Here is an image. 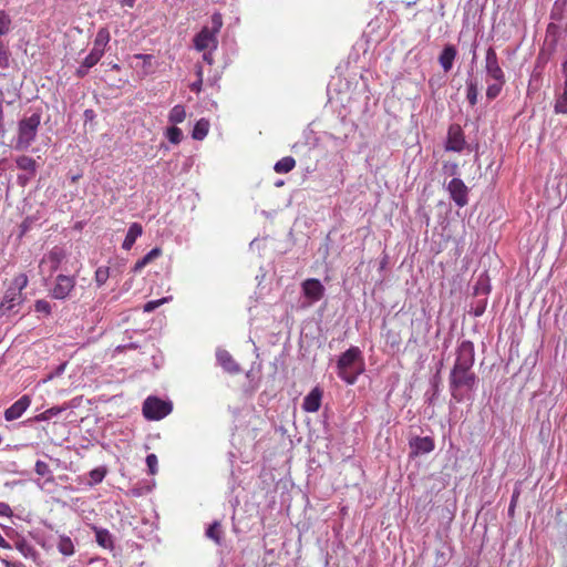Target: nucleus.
Masks as SVG:
<instances>
[{"label": "nucleus", "mask_w": 567, "mask_h": 567, "mask_svg": "<svg viewBox=\"0 0 567 567\" xmlns=\"http://www.w3.org/2000/svg\"><path fill=\"white\" fill-rule=\"evenodd\" d=\"M477 383L478 378L472 369L452 368L449 377V388L451 396L455 402L461 403L470 399Z\"/></svg>", "instance_id": "f257e3e1"}, {"label": "nucleus", "mask_w": 567, "mask_h": 567, "mask_svg": "<svg viewBox=\"0 0 567 567\" xmlns=\"http://www.w3.org/2000/svg\"><path fill=\"white\" fill-rule=\"evenodd\" d=\"M223 16L219 12H215L210 18V25H205L194 37V48L197 51L216 50L218 47L217 35L223 28Z\"/></svg>", "instance_id": "f03ea898"}, {"label": "nucleus", "mask_w": 567, "mask_h": 567, "mask_svg": "<svg viewBox=\"0 0 567 567\" xmlns=\"http://www.w3.org/2000/svg\"><path fill=\"white\" fill-rule=\"evenodd\" d=\"M361 360L360 349L358 347L349 348L340 355L337 362L338 375L348 384H353L361 373V368L359 367Z\"/></svg>", "instance_id": "7ed1b4c3"}, {"label": "nucleus", "mask_w": 567, "mask_h": 567, "mask_svg": "<svg viewBox=\"0 0 567 567\" xmlns=\"http://www.w3.org/2000/svg\"><path fill=\"white\" fill-rule=\"evenodd\" d=\"M41 124V114L33 113L28 117H23L18 123V133L14 144L17 151H25L35 141L39 126Z\"/></svg>", "instance_id": "20e7f679"}, {"label": "nucleus", "mask_w": 567, "mask_h": 567, "mask_svg": "<svg viewBox=\"0 0 567 567\" xmlns=\"http://www.w3.org/2000/svg\"><path fill=\"white\" fill-rule=\"evenodd\" d=\"M172 411V404L157 396H148L143 403V415L147 420H161Z\"/></svg>", "instance_id": "39448f33"}, {"label": "nucleus", "mask_w": 567, "mask_h": 567, "mask_svg": "<svg viewBox=\"0 0 567 567\" xmlns=\"http://www.w3.org/2000/svg\"><path fill=\"white\" fill-rule=\"evenodd\" d=\"M475 361V349L473 342L465 340L456 349V359L453 368L472 369Z\"/></svg>", "instance_id": "423d86ee"}, {"label": "nucleus", "mask_w": 567, "mask_h": 567, "mask_svg": "<svg viewBox=\"0 0 567 567\" xmlns=\"http://www.w3.org/2000/svg\"><path fill=\"white\" fill-rule=\"evenodd\" d=\"M465 145L466 141L462 127L458 124L450 125L445 150L460 153L465 148Z\"/></svg>", "instance_id": "0eeeda50"}, {"label": "nucleus", "mask_w": 567, "mask_h": 567, "mask_svg": "<svg viewBox=\"0 0 567 567\" xmlns=\"http://www.w3.org/2000/svg\"><path fill=\"white\" fill-rule=\"evenodd\" d=\"M25 286H14L10 287L3 298V301L0 303V313L9 315L11 312H16L14 308L22 302L21 290Z\"/></svg>", "instance_id": "6e6552de"}, {"label": "nucleus", "mask_w": 567, "mask_h": 567, "mask_svg": "<svg viewBox=\"0 0 567 567\" xmlns=\"http://www.w3.org/2000/svg\"><path fill=\"white\" fill-rule=\"evenodd\" d=\"M447 190L451 198L454 200L456 206L464 207L468 203V188L464 182L460 178H453L449 185Z\"/></svg>", "instance_id": "1a4fd4ad"}, {"label": "nucleus", "mask_w": 567, "mask_h": 567, "mask_svg": "<svg viewBox=\"0 0 567 567\" xmlns=\"http://www.w3.org/2000/svg\"><path fill=\"white\" fill-rule=\"evenodd\" d=\"M485 71L489 79L492 80H503L505 73L499 65L498 56L494 48L489 47L486 50L485 55Z\"/></svg>", "instance_id": "9d476101"}, {"label": "nucleus", "mask_w": 567, "mask_h": 567, "mask_svg": "<svg viewBox=\"0 0 567 567\" xmlns=\"http://www.w3.org/2000/svg\"><path fill=\"white\" fill-rule=\"evenodd\" d=\"M411 456L426 454L434 450V440L430 436H415L410 440Z\"/></svg>", "instance_id": "9b49d317"}, {"label": "nucleus", "mask_w": 567, "mask_h": 567, "mask_svg": "<svg viewBox=\"0 0 567 567\" xmlns=\"http://www.w3.org/2000/svg\"><path fill=\"white\" fill-rule=\"evenodd\" d=\"M301 288L303 295L299 300V306L301 308H308L313 302L321 299L324 291V286H301Z\"/></svg>", "instance_id": "f8f14e48"}, {"label": "nucleus", "mask_w": 567, "mask_h": 567, "mask_svg": "<svg viewBox=\"0 0 567 567\" xmlns=\"http://www.w3.org/2000/svg\"><path fill=\"white\" fill-rule=\"evenodd\" d=\"M31 400L28 395L21 396L10 408L4 411V417L7 421H13L19 419L23 412L29 408Z\"/></svg>", "instance_id": "ddd939ff"}, {"label": "nucleus", "mask_w": 567, "mask_h": 567, "mask_svg": "<svg viewBox=\"0 0 567 567\" xmlns=\"http://www.w3.org/2000/svg\"><path fill=\"white\" fill-rule=\"evenodd\" d=\"M322 390L318 386L312 389L303 399L302 408L307 412H317L320 409Z\"/></svg>", "instance_id": "4468645a"}, {"label": "nucleus", "mask_w": 567, "mask_h": 567, "mask_svg": "<svg viewBox=\"0 0 567 567\" xmlns=\"http://www.w3.org/2000/svg\"><path fill=\"white\" fill-rule=\"evenodd\" d=\"M216 358L218 363L223 367V369L228 373H238L240 371L239 364L236 363L231 354L224 350L218 349L216 352Z\"/></svg>", "instance_id": "2eb2a0df"}, {"label": "nucleus", "mask_w": 567, "mask_h": 567, "mask_svg": "<svg viewBox=\"0 0 567 567\" xmlns=\"http://www.w3.org/2000/svg\"><path fill=\"white\" fill-rule=\"evenodd\" d=\"M456 55L457 51L454 45L447 44L444 47L439 56V62L445 72H449L452 69Z\"/></svg>", "instance_id": "dca6fc26"}, {"label": "nucleus", "mask_w": 567, "mask_h": 567, "mask_svg": "<svg viewBox=\"0 0 567 567\" xmlns=\"http://www.w3.org/2000/svg\"><path fill=\"white\" fill-rule=\"evenodd\" d=\"M93 529L95 532L96 543L105 549H113L114 544L113 536L111 535V533L107 529L99 528L95 526L93 527Z\"/></svg>", "instance_id": "f3484780"}, {"label": "nucleus", "mask_w": 567, "mask_h": 567, "mask_svg": "<svg viewBox=\"0 0 567 567\" xmlns=\"http://www.w3.org/2000/svg\"><path fill=\"white\" fill-rule=\"evenodd\" d=\"M143 233V228L138 223H133L125 236V239L123 241V248L124 249H131L134 243L136 241L137 237H140Z\"/></svg>", "instance_id": "a211bd4d"}, {"label": "nucleus", "mask_w": 567, "mask_h": 567, "mask_svg": "<svg viewBox=\"0 0 567 567\" xmlns=\"http://www.w3.org/2000/svg\"><path fill=\"white\" fill-rule=\"evenodd\" d=\"M16 164L19 169L28 172L31 176H34L37 173V162L30 156H19L16 159Z\"/></svg>", "instance_id": "6ab92c4d"}, {"label": "nucleus", "mask_w": 567, "mask_h": 567, "mask_svg": "<svg viewBox=\"0 0 567 567\" xmlns=\"http://www.w3.org/2000/svg\"><path fill=\"white\" fill-rule=\"evenodd\" d=\"M209 126H210V124H209L208 120H206V118L198 120L193 128L192 137L197 141L204 140L209 132Z\"/></svg>", "instance_id": "aec40b11"}, {"label": "nucleus", "mask_w": 567, "mask_h": 567, "mask_svg": "<svg viewBox=\"0 0 567 567\" xmlns=\"http://www.w3.org/2000/svg\"><path fill=\"white\" fill-rule=\"evenodd\" d=\"M110 39V31L106 28H101L95 35L93 48L104 53Z\"/></svg>", "instance_id": "412c9836"}, {"label": "nucleus", "mask_w": 567, "mask_h": 567, "mask_svg": "<svg viewBox=\"0 0 567 567\" xmlns=\"http://www.w3.org/2000/svg\"><path fill=\"white\" fill-rule=\"evenodd\" d=\"M493 83H489L486 87V97L489 101L495 100L502 92L503 86L506 83V76H503V80H493Z\"/></svg>", "instance_id": "4be33fe9"}, {"label": "nucleus", "mask_w": 567, "mask_h": 567, "mask_svg": "<svg viewBox=\"0 0 567 567\" xmlns=\"http://www.w3.org/2000/svg\"><path fill=\"white\" fill-rule=\"evenodd\" d=\"M296 166V159L292 156H286L275 164V172L278 174H286L292 171Z\"/></svg>", "instance_id": "5701e85b"}, {"label": "nucleus", "mask_w": 567, "mask_h": 567, "mask_svg": "<svg viewBox=\"0 0 567 567\" xmlns=\"http://www.w3.org/2000/svg\"><path fill=\"white\" fill-rule=\"evenodd\" d=\"M161 255H162L161 248H158V247L153 248L141 260H138L135 264V270L142 269L143 267H145L147 264H150L152 260L159 257Z\"/></svg>", "instance_id": "b1692460"}, {"label": "nucleus", "mask_w": 567, "mask_h": 567, "mask_svg": "<svg viewBox=\"0 0 567 567\" xmlns=\"http://www.w3.org/2000/svg\"><path fill=\"white\" fill-rule=\"evenodd\" d=\"M161 255H162L161 248H158V247L153 248L141 260H138L135 264V270L142 269L143 267H145L147 264H150L152 260L159 257Z\"/></svg>", "instance_id": "393cba45"}, {"label": "nucleus", "mask_w": 567, "mask_h": 567, "mask_svg": "<svg viewBox=\"0 0 567 567\" xmlns=\"http://www.w3.org/2000/svg\"><path fill=\"white\" fill-rule=\"evenodd\" d=\"M58 548L59 551L64 556H71L74 554L73 543L68 536H60Z\"/></svg>", "instance_id": "a878e982"}, {"label": "nucleus", "mask_w": 567, "mask_h": 567, "mask_svg": "<svg viewBox=\"0 0 567 567\" xmlns=\"http://www.w3.org/2000/svg\"><path fill=\"white\" fill-rule=\"evenodd\" d=\"M169 122L174 124H179L186 118V111L183 105H175L169 112Z\"/></svg>", "instance_id": "bb28decb"}, {"label": "nucleus", "mask_w": 567, "mask_h": 567, "mask_svg": "<svg viewBox=\"0 0 567 567\" xmlns=\"http://www.w3.org/2000/svg\"><path fill=\"white\" fill-rule=\"evenodd\" d=\"M16 548L24 556V557H35L37 551L32 545H30L24 538H19L16 542Z\"/></svg>", "instance_id": "cd10ccee"}, {"label": "nucleus", "mask_w": 567, "mask_h": 567, "mask_svg": "<svg viewBox=\"0 0 567 567\" xmlns=\"http://www.w3.org/2000/svg\"><path fill=\"white\" fill-rule=\"evenodd\" d=\"M477 96H478V84L474 80L467 81V93L466 99L468 103L474 106L477 103Z\"/></svg>", "instance_id": "c85d7f7f"}, {"label": "nucleus", "mask_w": 567, "mask_h": 567, "mask_svg": "<svg viewBox=\"0 0 567 567\" xmlns=\"http://www.w3.org/2000/svg\"><path fill=\"white\" fill-rule=\"evenodd\" d=\"M206 536L213 539L216 544H220L221 539V525L219 522H214L206 529Z\"/></svg>", "instance_id": "c756f323"}, {"label": "nucleus", "mask_w": 567, "mask_h": 567, "mask_svg": "<svg viewBox=\"0 0 567 567\" xmlns=\"http://www.w3.org/2000/svg\"><path fill=\"white\" fill-rule=\"evenodd\" d=\"M106 472H107L106 467H104V466H100V467L92 470L89 473L90 485H95V484L101 483L104 480Z\"/></svg>", "instance_id": "7c9ffc66"}, {"label": "nucleus", "mask_w": 567, "mask_h": 567, "mask_svg": "<svg viewBox=\"0 0 567 567\" xmlns=\"http://www.w3.org/2000/svg\"><path fill=\"white\" fill-rule=\"evenodd\" d=\"M65 254L62 248L54 247L48 255V260L52 264V266H56L63 260Z\"/></svg>", "instance_id": "2f4dec72"}, {"label": "nucleus", "mask_w": 567, "mask_h": 567, "mask_svg": "<svg viewBox=\"0 0 567 567\" xmlns=\"http://www.w3.org/2000/svg\"><path fill=\"white\" fill-rule=\"evenodd\" d=\"M103 52L92 48L91 52L87 54V56L84 59L83 62L86 63V66H94L95 64L99 63V61L101 60V58L103 56Z\"/></svg>", "instance_id": "473e14b6"}, {"label": "nucleus", "mask_w": 567, "mask_h": 567, "mask_svg": "<svg viewBox=\"0 0 567 567\" xmlns=\"http://www.w3.org/2000/svg\"><path fill=\"white\" fill-rule=\"evenodd\" d=\"M166 136L173 144H178L182 141L183 132L177 126H172L167 128Z\"/></svg>", "instance_id": "72a5a7b5"}, {"label": "nucleus", "mask_w": 567, "mask_h": 567, "mask_svg": "<svg viewBox=\"0 0 567 567\" xmlns=\"http://www.w3.org/2000/svg\"><path fill=\"white\" fill-rule=\"evenodd\" d=\"M10 25L11 20L9 16L3 10H0V37L9 32Z\"/></svg>", "instance_id": "f704fd0d"}, {"label": "nucleus", "mask_w": 567, "mask_h": 567, "mask_svg": "<svg viewBox=\"0 0 567 567\" xmlns=\"http://www.w3.org/2000/svg\"><path fill=\"white\" fill-rule=\"evenodd\" d=\"M72 287L73 286H54L51 295L55 299H63L70 293Z\"/></svg>", "instance_id": "c9c22d12"}, {"label": "nucleus", "mask_w": 567, "mask_h": 567, "mask_svg": "<svg viewBox=\"0 0 567 567\" xmlns=\"http://www.w3.org/2000/svg\"><path fill=\"white\" fill-rule=\"evenodd\" d=\"M61 411H63V408L53 406V408L47 410L45 412L39 414L35 419L38 421H45V420H49L53 415H58Z\"/></svg>", "instance_id": "e433bc0d"}, {"label": "nucleus", "mask_w": 567, "mask_h": 567, "mask_svg": "<svg viewBox=\"0 0 567 567\" xmlns=\"http://www.w3.org/2000/svg\"><path fill=\"white\" fill-rule=\"evenodd\" d=\"M167 300H168V298H162V299H158V300L148 301V302H146L143 306V309H144L145 312H152L156 308H158L161 305L167 302Z\"/></svg>", "instance_id": "4c0bfd02"}, {"label": "nucleus", "mask_w": 567, "mask_h": 567, "mask_svg": "<svg viewBox=\"0 0 567 567\" xmlns=\"http://www.w3.org/2000/svg\"><path fill=\"white\" fill-rule=\"evenodd\" d=\"M34 471L40 476H47L51 473L49 465L43 461H37Z\"/></svg>", "instance_id": "58836bf2"}, {"label": "nucleus", "mask_w": 567, "mask_h": 567, "mask_svg": "<svg viewBox=\"0 0 567 567\" xmlns=\"http://www.w3.org/2000/svg\"><path fill=\"white\" fill-rule=\"evenodd\" d=\"M146 464H147L150 473L152 475L156 474V472H157V456L155 454H148L146 456Z\"/></svg>", "instance_id": "ea45409f"}, {"label": "nucleus", "mask_w": 567, "mask_h": 567, "mask_svg": "<svg viewBox=\"0 0 567 567\" xmlns=\"http://www.w3.org/2000/svg\"><path fill=\"white\" fill-rule=\"evenodd\" d=\"M34 309L37 312H43L45 315H50L51 312V306L45 300H38L34 305Z\"/></svg>", "instance_id": "a19ab883"}, {"label": "nucleus", "mask_w": 567, "mask_h": 567, "mask_svg": "<svg viewBox=\"0 0 567 567\" xmlns=\"http://www.w3.org/2000/svg\"><path fill=\"white\" fill-rule=\"evenodd\" d=\"M491 292V286H474L473 295L478 296H487Z\"/></svg>", "instance_id": "79ce46f5"}, {"label": "nucleus", "mask_w": 567, "mask_h": 567, "mask_svg": "<svg viewBox=\"0 0 567 567\" xmlns=\"http://www.w3.org/2000/svg\"><path fill=\"white\" fill-rule=\"evenodd\" d=\"M8 60H9L8 51L4 49V47L0 42V65L1 66H7L8 65Z\"/></svg>", "instance_id": "37998d69"}, {"label": "nucleus", "mask_w": 567, "mask_h": 567, "mask_svg": "<svg viewBox=\"0 0 567 567\" xmlns=\"http://www.w3.org/2000/svg\"><path fill=\"white\" fill-rule=\"evenodd\" d=\"M13 515L11 507L3 502H0V516L11 517Z\"/></svg>", "instance_id": "c03bdc74"}, {"label": "nucleus", "mask_w": 567, "mask_h": 567, "mask_svg": "<svg viewBox=\"0 0 567 567\" xmlns=\"http://www.w3.org/2000/svg\"><path fill=\"white\" fill-rule=\"evenodd\" d=\"M91 68L92 66H86L85 62H82V64L76 69V72H75L76 76L84 78Z\"/></svg>", "instance_id": "a18cd8bd"}, {"label": "nucleus", "mask_w": 567, "mask_h": 567, "mask_svg": "<svg viewBox=\"0 0 567 567\" xmlns=\"http://www.w3.org/2000/svg\"><path fill=\"white\" fill-rule=\"evenodd\" d=\"M134 58L143 60L144 66L148 68V66H151L153 55L138 53V54H135Z\"/></svg>", "instance_id": "49530a36"}, {"label": "nucleus", "mask_w": 567, "mask_h": 567, "mask_svg": "<svg viewBox=\"0 0 567 567\" xmlns=\"http://www.w3.org/2000/svg\"><path fill=\"white\" fill-rule=\"evenodd\" d=\"M31 223L32 220L30 218H25L21 225H20V228H21V234L20 236H23L31 227Z\"/></svg>", "instance_id": "de8ad7c7"}, {"label": "nucleus", "mask_w": 567, "mask_h": 567, "mask_svg": "<svg viewBox=\"0 0 567 567\" xmlns=\"http://www.w3.org/2000/svg\"><path fill=\"white\" fill-rule=\"evenodd\" d=\"M202 85H203V79H197V81L192 83L189 87L193 92L199 93L202 91Z\"/></svg>", "instance_id": "09e8293b"}, {"label": "nucleus", "mask_w": 567, "mask_h": 567, "mask_svg": "<svg viewBox=\"0 0 567 567\" xmlns=\"http://www.w3.org/2000/svg\"><path fill=\"white\" fill-rule=\"evenodd\" d=\"M213 51H214V50H206V51H204L203 60H204L205 62H207L208 64H213V62H214V59H213Z\"/></svg>", "instance_id": "8fccbe9b"}, {"label": "nucleus", "mask_w": 567, "mask_h": 567, "mask_svg": "<svg viewBox=\"0 0 567 567\" xmlns=\"http://www.w3.org/2000/svg\"><path fill=\"white\" fill-rule=\"evenodd\" d=\"M485 308H486V301H482L480 302L476 308H475V316H482L485 311Z\"/></svg>", "instance_id": "3c124183"}, {"label": "nucleus", "mask_w": 567, "mask_h": 567, "mask_svg": "<svg viewBox=\"0 0 567 567\" xmlns=\"http://www.w3.org/2000/svg\"><path fill=\"white\" fill-rule=\"evenodd\" d=\"M3 564L6 567H24L22 563L9 561L6 559L3 560Z\"/></svg>", "instance_id": "603ef678"}, {"label": "nucleus", "mask_w": 567, "mask_h": 567, "mask_svg": "<svg viewBox=\"0 0 567 567\" xmlns=\"http://www.w3.org/2000/svg\"><path fill=\"white\" fill-rule=\"evenodd\" d=\"M136 0H121V4L123 7L133 8L135 6Z\"/></svg>", "instance_id": "864d4df0"}, {"label": "nucleus", "mask_w": 567, "mask_h": 567, "mask_svg": "<svg viewBox=\"0 0 567 567\" xmlns=\"http://www.w3.org/2000/svg\"><path fill=\"white\" fill-rule=\"evenodd\" d=\"M104 275H105V272H104L102 269H97V270H96V279H97V281H103V280H105Z\"/></svg>", "instance_id": "5fc2aeb1"}, {"label": "nucleus", "mask_w": 567, "mask_h": 567, "mask_svg": "<svg viewBox=\"0 0 567 567\" xmlns=\"http://www.w3.org/2000/svg\"><path fill=\"white\" fill-rule=\"evenodd\" d=\"M18 181L19 183L24 186L27 184V181H28V177L23 176V175H19L18 176Z\"/></svg>", "instance_id": "6e6d98bb"}, {"label": "nucleus", "mask_w": 567, "mask_h": 567, "mask_svg": "<svg viewBox=\"0 0 567 567\" xmlns=\"http://www.w3.org/2000/svg\"><path fill=\"white\" fill-rule=\"evenodd\" d=\"M302 284H308V285H311V284H320V281L318 279H307L305 280Z\"/></svg>", "instance_id": "4d7b16f0"}, {"label": "nucleus", "mask_w": 567, "mask_h": 567, "mask_svg": "<svg viewBox=\"0 0 567 567\" xmlns=\"http://www.w3.org/2000/svg\"><path fill=\"white\" fill-rule=\"evenodd\" d=\"M457 171V164H452L451 165V168H450V174L451 175H454Z\"/></svg>", "instance_id": "13d9d810"}, {"label": "nucleus", "mask_w": 567, "mask_h": 567, "mask_svg": "<svg viewBox=\"0 0 567 567\" xmlns=\"http://www.w3.org/2000/svg\"><path fill=\"white\" fill-rule=\"evenodd\" d=\"M196 73H197L198 79H203V69H202V66H197Z\"/></svg>", "instance_id": "bf43d9fd"}, {"label": "nucleus", "mask_w": 567, "mask_h": 567, "mask_svg": "<svg viewBox=\"0 0 567 567\" xmlns=\"http://www.w3.org/2000/svg\"><path fill=\"white\" fill-rule=\"evenodd\" d=\"M563 71L565 73V78L567 76V61L563 64Z\"/></svg>", "instance_id": "052dcab7"}]
</instances>
